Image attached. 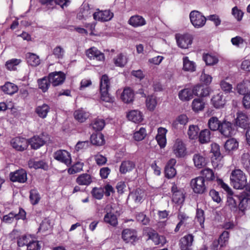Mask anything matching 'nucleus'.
<instances>
[{"instance_id":"obj_1","label":"nucleus","mask_w":250,"mask_h":250,"mask_svg":"<svg viewBox=\"0 0 250 250\" xmlns=\"http://www.w3.org/2000/svg\"><path fill=\"white\" fill-rule=\"evenodd\" d=\"M230 180L231 185L237 189H243L247 183L245 174L240 169H235L231 171Z\"/></svg>"},{"instance_id":"obj_2","label":"nucleus","mask_w":250,"mask_h":250,"mask_svg":"<svg viewBox=\"0 0 250 250\" xmlns=\"http://www.w3.org/2000/svg\"><path fill=\"white\" fill-rule=\"evenodd\" d=\"M171 151L173 155L178 158L185 157L187 154L186 145L180 138L176 139L171 146Z\"/></svg>"},{"instance_id":"obj_3","label":"nucleus","mask_w":250,"mask_h":250,"mask_svg":"<svg viewBox=\"0 0 250 250\" xmlns=\"http://www.w3.org/2000/svg\"><path fill=\"white\" fill-rule=\"evenodd\" d=\"M189 19L194 27H202L206 23L207 18L199 11H192L189 14Z\"/></svg>"},{"instance_id":"obj_4","label":"nucleus","mask_w":250,"mask_h":250,"mask_svg":"<svg viewBox=\"0 0 250 250\" xmlns=\"http://www.w3.org/2000/svg\"><path fill=\"white\" fill-rule=\"evenodd\" d=\"M205 179L199 176L191 180L190 186L193 191L198 194H202L206 190Z\"/></svg>"},{"instance_id":"obj_5","label":"nucleus","mask_w":250,"mask_h":250,"mask_svg":"<svg viewBox=\"0 0 250 250\" xmlns=\"http://www.w3.org/2000/svg\"><path fill=\"white\" fill-rule=\"evenodd\" d=\"M54 158L58 161L65 164L69 167L72 163L71 154L67 151L63 149L57 150L54 153Z\"/></svg>"},{"instance_id":"obj_6","label":"nucleus","mask_w":250,"mask_h":250,"mask_svg":"<svg viewBox=\"0 0 250 250\" xmlns=\"http://www.w3.org/2000/svg\"><path fill=\"white\" fill-rule=\"evenodd\" d=\"M175 38L178 46L181 48H188L192 42L193 38L188 33L176 34Z\"/></svg>"},{"instance_id":"obj_7","label":"nucleus","mask_w":250,"mask_h":250,"mask_svg":"<svg viewBox=\"0 0 250 250\" xmlns=\"http://www.w3.org/2000/svg\"><path fill=\"white\" fill-rule=\"evenodd\" d=\"M9 178L13 182L24 183L27 180V173L24 169L22 168L10 172Z\"/></svg>"},{"instance_id":"obj_8","label":"nucleus","mask_w":250,"mask_h":250,"mask_svg":"<svg viewBox=\"0 0 250 250\" xmlns=\"http://www.w3.org/2000/svg\"><path fill=\"white\" fill-rule=\"evenodd\" d=\"M209 94L210 92L208 87H205L201 84H197L192 87H187L180 90L178 94Z\"/></svg>"},{"instance_id":"obj_9","label":"nucleus","mask_w":250,"mask_h":250,"mask_svg":"<svg viewBox=\"0 0 250 250\" xmlns=\"http://www.w3.org/2000/svg\"><path fill=\"white\" fill-rule=\"evenodd\" d=\"M10 143L13 148L19 151H23L27 149L29 146L28 140L21 137H16L12 139Z\"/></svg>"},{"instance_id":"obj_10","label":"nucleus","mask_w":250,"mask_h":250,"mask_svg":"<svg viewBox=\"0 0 250 250\" xmlns=\"http://www.w3.org/2000/svg\"><path fill=\"white\" fill-rule=\"evenodd\" d=\"M48 78L53 86H56L63 83L65 79V75L62 71H55L50 73Z\"/></svg>"},{"instance_id":"obj_11","label":"nucleus","mask_w":250,"mask_h":250,"mask_svg":"<svg viewBox=\"0 0 250 250\" xmlns=\"http://www.w3.org/2000/svg\"><path fill=\"white\" fill-rule=\"evenodd\" d=\"M25 211L22 208H20L18 213L11 212L7 215L3 216L2 221L6 223H11L14 221V219L23 220L25 218Z\"/></svg>"},{"instance_id":"obj_12","label":"nucleus","mask_w":250,"mask_h":250,"mask_svg":"<svg viewBox=\"0 0 250 250\" xmlns=\"http://www.w3.org/2000/svg\"><path fill=\"white\" fill-rule=\"evenodd\" d=\"M93 19L95 21H107L111 20L113 17V13L111 12L110 10L100 11L98 9V11L92 14Z\"/></svg>"},{"instance_id":"obj_13","label":"nucleus","mask_w":250,"mask_h":250,"mask_svg":"<svg viewBox=\"0 0 250 250\" xmlns=\"http://www.w3.org/2000/svg\"><path fill=\"white\" fill-rule=\"evenodd\" d=\"M171 192H172V200L173 202L178 204H182L184 202L185 195L181 189L178 188L175 183L172 184Z\"/></svg>"},{"instance_id":"obj_14","label":"nucleus","mask_w":250,"mask_h":250,"mask_svg":"<svg viewBox=\"0 0 250 250\" xmlns=\"http://www.w3.org/2000/svg\"><path fill=\"white\" fill-rule=\"evenodd\" d=\"M194 241V236L188 234L182 237L179 241V247L181 250H191V247Z\"/></svg>"},{"instance_id":"obj_15","label":"nucleus","mask_w":250,"mask_h":250,"mask_svg":"<svg viewBox=\"0 0 250 250\" xmlns=\"http://www.w3.org/2000/svg\"><path fill=\"white\" fill-rule=\"evenodd\" d=\"M28 141L29 145H30L32 148L37 149L45 144V136L43 134L40 136H34L28 140Z\"/></svg>"},{"instance_id":"obj_16","label":"nucleus","mask_w":250,"mask_h":250,"mask_svg":"<svg viewBox=\"0 0 250 250\" xmlns=\"http://www.w3.org/2000/svg\"><path fill=\"white\" fill-rule=\"evenodd\" d=\"M93 13L92 9L90 8L88 4L82 5L80 9L79 13L77 14V18L80 20H86L88 17H90Z\"/></svg>"},{"instance_id":"obj_17","label":"nucleus","mask_w":250,"mask_h":250,"mask_svg":"<svg viewBox=\"0 0 250 250\" xmlns=\"http://www.w3.org/2000/svg\"><path fill=\"white\" fill-rule=\"evenodd\" d=\"M167 131V130L164 127H160L158 128V133L156 136V140L161 148H164L166 146V134Z\"/></svg>"},{"instance_id":"obj_18","label":"nucleus","mask_w":250,"mask_h":250,"mask_svg":"<svg viewBox=\"0 0 250 250\" xmlns=\"http://www.w3.org/2000/svg\"><path fill=\"white\" fill-rule=\"evenodd\" d=\"M239 211L241 215H244L245 211L250 208V198L241 195L239 196Z\"/></svg>"},{"instance_id":"obj_19","label":"nucleus","mask_w":250,"mask_h":250,"mask_svg":"<svg viewBox=\"0 0 250 250\" xmlns=\"http://www.w3.org/2000/svg\"><path fill=\"white\" fill-rule=\"evenodd\" d=\"M122 238L126 243H133L137 239L136 231L131 229H125L122 231Z\"/></svg>"},{"instance_id":"obj_20","label":"nucleus","mask_w":250,"mask_h":250,"mask_svg":"<svg viewBox=\"0 0 250 250\" xmlns=\"http://www.w3.org/2000/svg\"><path fill=\"white\" fill-rule=\"evenodd\" d=\"M232 124L229 122H224L221 124L219 128L221 133L224 136L228 137L234 134V129L232 128Z\"/></svg>"},{"instance_id":"obj_21","label":"nucleus","mask_w":250,"mask_h":250,"mask_svg":"<svg viewBox=\"0 0 250 250\" xmlns=\"http://www.w3.org/2000/svg\"><path fill=\"white\" fill-rule=\"evenodd\" d=\"M109 87L110 82L109 78L106 74H104L100 79V94H108Z\"/></svg>"},{"instance_id":"obj_22","label":"nucleus","mask_w":250,"mask_h":250,"mask_svg":"<svg viewBox=\"0 0 250 250\" xmlns=\"http://www.w3.org/2000/svg\"><path fill=\"white\" fill-rule=\"evenodd\" d=\"M126 116L129 121L135 123H139L143 120L142 113L138 110H131L127 113Z\"/></svg>"},{"instance_id":"obj_23","label":"nucleus","mask_w":250,"mask_h":250,"mask_svg":"<svg viewBox=\"0 0 250 250\" xmlns=\"http://www.w3.org/2000/svg\"><path fill=\"white\" fill-rule=\"evenodd\" d=\"M149 239L152 240L155 245H163L165 243V238L159 236L154 230H149L147 233Z\"/></svg>"},{"instance_id":"obj_24","label":"nucleus","mask_w":250,"mask_h":250,"mask_svg":"<svg viewBox=\"0 0 250 250\" xmlns=\"http://www.w3.org/2000/svg\"><path fill=\"white\" fill-rule=\"evenodd\" d=\"M250 119L245 113L240 112L237 113V117L236 120L237 125L242 128H245L249 124Z\"/></svg>"},{"instance_id":"obj_25","label":"nucleus","mask_w":250,"mask_h":250,"mask_svg":"<svg viewBox=\"0 0 250 250\" xmlns=\"http://www.w3.org/2000/svg\"><path fill=\"white\" fill-rule=\"evenodd\" d=\"M74 116L78 122L83 123L89 118V113L83 108H80L74 112Z\"/></svg>"},{"instance_id":"obj_26","label":"nucleus","mask_w":250,"mask_h":250,"mask_svg":"<svg viewBox=\"0 0 250 250\" xmlns=\"http://www.w3.org/2000/svg\"><path fill=\"white\" fill-rule=\"evenodd\" d=\"M226 98L223 95H214L211 102L216 108L223 107L226 103Z\"/></svg>"},{"instance_id":"obj_27","label":"nucleus","mask_w":250,"mask_h":250,"mask_svg":"<svg viewBox=\"0 0 250 250\" xmlns=\"http://www.w3.org/2000/svg\"><path fill=\"white\" fill-rule=\"evenodd\" d=\"M87 56L91 60L95 59L99 61H103L104 59V54L95 47H92L89 49Z\"/></svg>"},{"instance_id":"obj_28","label":"nucleus","mask_w":250,"mask_h":250,"mask_svg":"<svg viewBox=\"0 0 250 250\" xmlns=\"http://www.w3.org/2000/svg\"><path fill=\"white\" fill-rule=\"evenodd\" d=\"M239 196L233 195V193L228 195L227 205L232 211H236L237 209V201Z\"/></svg>"},{"instance_id":"obj_29","label":"nucleus","mask_w":250,"mask_h":250,"mask_svg":"<svg viewBox=\"0 0 250 250\" xmlns=\"http://www.w3.org/2000/svg\"><path fill=\"white\" fill-rule=\"evenodd\" d=\"M135 167V164L133 161H124L122 162L120 167V172L122 174H125L132 171Z\"/></svg>"},{"instance_id":"obj_30","label":"nucleus","mask_w":250,"mask_h":250,"mask_svg":"<svg viewBox=\"0 0 250 250\" xmlns=\"http://www.w3.org/2000/svg\"><path fill=\"white\" fill-rule=\"evenodd\" d=\"M128 23L133 27H138L145 25L146 21L143 17L139 15H134L130 18Z\"/></svg>"},{"instance_id":"obj_31","label":"nucleus","mask_w":250,"mask_h":250,"mask_svg":"<svg viewBox=\"0 0 250 250\" xmlns=\"http://www.w3.org/2000/svg\"><path fill=\"white\" fill-rule=\"evenodd\" d=\"M76 183L81 186H88L92 182V176L87 173L80 175L76 180Z\"/></svg>"},{"instance_id":"obj_32","label":"nucleus","mask_w":250,"mask_h":250,"mask_svg":"<svg viewBox=\"0 0 250 250\" xmlns=\"http://www.w3.org/2000/svg\"><path fill=\"white\" fill-rule=\"evenodd\" d=\"M1 89L5 94H13L18 92L19 88L14 83L7 82L4 85L1 86Z\"/></svg>"},{"instance_id":"obj_33","label":"nucleus","mask_w":250,"mask_h":250,"mask_svg":"<svg viewBox=\"0 0 250 250\" xmlns=\"http://www.w3.org/2000/svg\"><path fill=\"white\" fill-rule=\"evenodd\" d=\"M236 90L238 94H250V81L246 80L238 83Z\"/></svg>"},{"instance_id":"obj_34","label":"nucleus","mask_w":250,"mask_h":250,"mask_svg":"<svg viewBox=\"0 0 250 250\" xmlns=\"http://www.w3.org/2000/svg\"><path fill=\"white\" fill-rule=\"evenodd\" d=\"M26 59L27 63L32 66H37L40 64L39 57L32 53H27L26 54Z\"/></svg>"},{"instance_id":"obj_35","label":"nucleus","mask_w":250,"mask_h":250,"mask_svg":"<svg viewBox=\"0 0 250 250\" xmlns=\"http://www.w3.org/2000/svg\"><path fill=\"white\" fill-rule=\"evenodd\" d=\"M104 222L113 227H116L118 225L117 216L111 212H107L104 218Z\"/></svg>"},{"instance_id":"obj_36","label":"nucleus","mask_w":250,"mask_h":250,"mask_svg":"<svg viewBox=\"0 0 250 250\" xmlns=\"http://www.w3.org/2000/svg\"><path fill=\"white\" fill-rule=\"evenodd\" d=\"M193 161L195 166L198 168H201L206 165L205 158L199 153L193 155Z\"/></svg>"},{"instance_id":"obj_37","label":"nucleus","mask_w":250,"mask_h":250,"mask_svg":"<svg viewBox=\"0 0 250 250\" xmlns=\"http://www.w3.org/2000/svg\"><path fill=\"white\" fill-rule=\"evenodd\" d=\"M183 70L186 71L194 72L196 69V64L193 61H190L188 57L183 58Z\"/></svg>"},{"instance_id":"obj_38","label":"nucleus","mask_w":250,"mask_h":250,"mask_svg":"<svg viewBox=\"0 0 250 250\" xmlns=\"http://www.w3.org/2000/svg\"><path fill=\"white\" fill-rule=\"evenodd\" d=\"M90 140L94 145L102 146L104 143V136L101 133H93L91 135Z\"/></svg>"},{"instance_id":"obj_39","label":"nucleus","mask_w":250,"mask_h":250,"mask_svg":"<svg viewBox=\"0 0 250 250\" xmlns=\"http://www.w3.org/2000/svg\"><path fill=\"white\" fill-rule=\"evenodd\" d=\"M129 196L136 203L138 204L142 202L144 196V192L142 189L138 188L132 191Z\"/></svg>"},{"instance_id":"obj_40","label":"nucleus","mask_w":250,"mask_h":250,"mask_svg":"<svg viewBox=\"0 0 250 250\" xmlns=\"http://www.w3.org/2000/svg\"><path fill=\"white\" fill-rule=\"evenodd\" d=\"M49 110V106L46 104H43L37 107L35 112L40 117L43 119L46 117Z\"/></svg>"},{"instance_id":"obj_41","label":"nucleus","mask_w":250,"mask_h":250,"mask_svg":"<svg viewBox=\"0 0 250 250\" xmlns=\"http://www.w3.org/2000/svg\"><path fill=\"white\" fill-rule=\"evenodd\" d=\"M225 148L227 151H234L238 147V142L234 138L228 140L225 144Z\"/></svg>"},{"instance_id":"obj_42","label":"nucleus","mask_w":250,"mask_h":250,"mask_svg":"<svg viewBox=\"0 0 250 250\" xmlns=\"http://www.w3.org/2000/svg\"><path fill=\"white\" fill-rule=\"evenodd\" d=\"M28 166L30 168H34L35 169H45L47 167L46 164L43 161H35L33 159L30 160L28 161Z\"/></svg>"},{"instance_id":"obj_43","label":"nucleus","mask_w":250,"mask_h":250,"mask_svg":"<svg viewBox=\"0 0 250 250\" xmlns=\"http://www.w3.org/2000/svg\"><path fill=\"white\" fill-rule=\"evenodd\" d=\"M192 109L195 112L202 110L205 106L203 98H199L194 99L192 102Z\"/></svg>"},{"instance_id":"obj_44","label":"nucleus","mask_w":250,"mask_h":250,"mask_svg":"<svg viewBox=\"0 0 250 250\" xmlns=\"http://www.w3.org/2000/svg\"><path fill=\"white\" fill-rule=\"evenodd\" d=\"M220 122L215 117H212L208 121V125L210 130L216 131L219 129L221 126Z\"/></svg>"},{"instance_id":"obj_45","label":"nucleus","mask_w":250,"mask_h":250,"mask_svg":"<svg viewBox=\"0 0 250 250\" xmlns=\"http://www.w3.org/2000/svg\"><path fill=\"white\" fill-rule=\"evenodd\" d=\"M157 104L156 97L154 95H148L146 99V105L150 110H153Z\"/></svg>"},{"instance_id":"obj_46","label":"nucleus","mask_w":250,"mask_h":250,"mask_svg":"<svg viewBox=\"0 0 250 250\" xmlns=\"http://www.w3.org/2000/svg\"><path fill=\"white\" fill-rule=\"evenodd\" d=\"M210 131L207 129L202 130L198 136L199 141L201 144H205L210 141Z\"/></svg>"},{"instance_id":"obj_47","label":"nucleus","mask_w":250,"mask_h":250,"mask_svg":"<svg viewBox=\"0 0 250 250\" xmlns=\"http://www.w3.org/2000/svg\"><path fill=\"white\" fill-rule=\"evenodd\" d=\"M127 59L122 53L118 54L116 58L114 59V62L116 66L123 67L127 63Z\"/></svg>"},{"instance_id":"obj_48","label":"nucleus","mask_w":250,"mask_h":250,"mask_svg":"<svg viewBox=\"0 0 250 250\" xmlns=\"http://www.w3.org/2000/svg\"><path fill=\"white\" fill-rule=\"evenodd\" d=\"M83 163L78 162L67 169V172L69 174H74L80 172L83 170Z\"/></svg>"},{"instance_id":"obj_49","label":"nucleus","mask_w":250,"mask_h":250,"mask_svg":"<svg viewBox=\"0 0 250 250\" xmlns=\"http://www.w3.org/2000/svg\"><path fill=\"white\" fill-rule=\"evenodd\" d=\"M179 222L184 226H186L192 221L191 218L182 212H179L177 215Z\"/></svg>"},{"instance_id":"obj_50","label":"nucleus","mask_w":250,"mask_h":250,"mask_svg":"<svg viewBox=\"0 0 250 250\" xmlns=\"http://www.w3.org/2000/svg\"><path fill=\"white\" fill-rule=\"evenodd\" d=\"M203 59L207 65H213L218 62L217 58L209 54L204 55Z\"/></svg>"},{"instance_id":"obj_51","label":"nucleus","mask_w":250,"mask_h":250,"mask_svg":"<svg viewBox=\"0 0 250 250\" xmlns=\"http://www.w3.org/2000/svg\"><path fill=\"white\" fill-rule=\"evenodd\" d=\"M146 135V129L144 127H142L134 133L133 138L136 141H141L145 139Z\"/></svg>"},{"instance_id":"obj_52","label":"nucleus","mask_w":250,"mask_h":250,"mask_svg":"<svg viewBox=\"0 0 250 250\" xmlns=\"http://www.w3.org/2000/svg\"><path fill=\"white\" fill-rule=\"evenodd\" d=\"M188 121V118L185 114H181L178 116L175 121H173L172 125L175 127H177L178 124L181 125H186Z\"/></svg>"},{"instance_id":"obj_53","label":"nucleus","mask_w":250,"mask_h":250,"mask_svg":"<svg viewBox=\"0 0 250 250\" xmlns=\"http://www.w3.org/2000/svg\"><path fill=\"white\" fill-rule=\"evenodd\" d=\"M199 128L198 126L195 125H191L189 126L188 134L190 139H195L197 138Z\"/></svg>"},{"instance_id":"obj_54","label":"nucleus","mask_w":250,"mask_h":250,"mask_svg":"<svg viewBox=\"0 0 250 250\" xmlns=\"http://www.w3.org/2000/svg\"><path fill=\"white\" fill-rule=\"evenodd\" d=\"M20 59H12L6 62L5 66L9 70H16V66L21 62Z\"/></svg>"},{"instance_id":"obj_55","label":"nucleus","mask_w":250,"mask_h":250,"mask_svg":"<svg viewBox=\"0 0 250 250\" xmlns=\"http://www.w3.org/2000/svg\"><path fill=\"white\" fill-rule=\"evenodd\" d=\"M38 83L39 88L42 89V91L44 93L47 90L51 83L48 77L47 78L44 77L42 79L39 80Z\"/></svg>"},{"instance_id":"obj_56","label":"nucleus","mask_w":250,"mask_h":250,"mask_svg":"<svg viewBox=\"0 0 250 250\" xmlns=\"http://www.w3.org/2000/svg\"><path fill=\"white\" fill-rule=\"evenodd\" d=\"M29 198L32 205L37 204L41 199L39 193L37 190L35 189L30 190Z\"/></svg>"},{"instance_id":"obj_57","label":"nucleus","mask_w":250,"mask_h":250,"mask_svg":"<svg viewBox=\"0 0 250 250\" xmlns=\"http://www.w3.org/2000/svg\"><path fill=\"white\" fill-rule=\"evenodd\" d=\"M65 53L64 49L60 45L56 46L52 51V54L58 59H62Z\"/></svg>"},{"instance_id":"obj_58","label":"nucleus","mask_w":250,"mask_h":250,"mask_svg":"<svg viewBox=\"0 0 250 250\" xmlns=\"http://www.w3.org/2000/svg\"><path fill=\"white\" fill-rule=\"evenodd\" d=\"M93 128L97 131H100L103 129L105 125L104 120L101 119H96L91 124Z\"/></svg>"},{"instance_id":"obj_59","label":"nucleus","mask_w":250,"mask_h":250,"mask_svg":"<svg viewBox=\"0 0 250 250\" xmlns=\"http://www.w3.org/2000/svg\"><path fill=\"white\" fill-rule=\"evenodd\" d=\"M202 177L205 178L207 180L213 181L215 177L212 170L210 168H205L201 171Z\"/></svg>"},{"instance_id":"obj_60","label":"nucleus","mask_w":250,"mask_h":250,"mask_svg":"<svg viewBox=\"0 0 250 250\" xmlns=\"http://www.w3.org/2000/svg\"><path fill=\"white\" fill-rule=\"evenodd\" d=\"M195 221H197L199 223L202 228H204V221H205V216H204V212L201 209L197 208L196 210V215L195 217Z\"/></svg>"},{"instance_id":"obj_61","label":"nucleus","mask_w":250,"mask_h":250,"mask_svg":"<svg viewBox=\"0 0 250 250\" xmlns=\"http://www.w3.org/2000/svg\"><path fill=\"white\" fill-rule=\"evenodd\" d=\"M104 193V189L102 188H94L91 191L92 196L96 199H101Z\"/></svg>"},{"instance_id":"obj_62","label":"nucleus","mask_w":250,"mask_h":250,"mask_svg":"<svg viewBox=\"0 0 250 250\" xmlns=\"http://www.w3.org/2000/svg\"><path fill=\"white\" fill-rule=\"evenodd\" d=\"M32 238L29 236L23 235L19 237L18 241V245L19 247L26 246L30 243Z\"/></svg>"},{"instance_id":"obj_63","label":"nucleus","mask_w":250,"mask_h":250,"mask_svg":"<svg viewBox=\"0 0 250 250\" xmlns=\"http://www.w3.org/2000/svg\"><path fill=\"white\" fill-rule=\"evenodd\" d=\"M211 152L213 153L214 156L215 157L216 160H220L221 158V153L220 151L219 146L214 143L211 145Z\"/></svg>"},{"instance_id":"obj_64","label":"nucleus","mask_w":250,"mask_h":250,"mask_svg":"<svg viewBox=\"0 0 250 250\" xmlns=\"http://www.w3.org/2000/svg\"><path fill=\"white\" fill-rule=\"evenodd\" d=\"M137 220L144 225H147L149 224L150 220L145 214L143 213H139L136 215Z\"/></svg>"}]
</instances>
